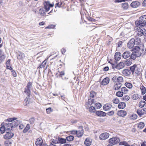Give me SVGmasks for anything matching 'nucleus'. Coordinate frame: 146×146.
<instances>
[{
  "instance_id": "f257e3e1",
  "label": "nucleus",
  "mask_w": 146,
  "mask_h": 146,
  "mask_svg": "<svg viewBox=\"0 0 146 146\" xmlns=\"http://www.w3.org/2000/svg\"><path fill=\"white\" fill-rule=\"evenodd\" d=\"M139 21H135V24L137 27H143L146 23V15H143L139 18Z\"/></svg>"
},
{
  "instance_id": "f03ea898",
  "label": "nucleus",
  "mask_w": 146,
  "mask_h": 146,
  "mask_svg": "<svg viewBox=\"0 0 146 146\" xmlns=\"http://www.w3.org/2000/svg\"><path fill=\"white\" fill-rule=\"evenodd\" d=\"M130 69L133 73H134L138 75L140 73L141 69L139 65H134L130 67Z\"/></svg>"
},
{
  "instance_id": "7ed1b4c3",
  "label": "nucleus",
  "mask_w": 146,
  "mask_h": 146,
  "mask_svg": "<svg viewBox=\"0 0 146 146\" xmlns=\"http://www.w3.org/2000/svg\"><path fill=\"white\" fill-rule=\"evenodd\" d=\"M32 82H29L25 89L24 92L26 93L28 96L31 94V90L32 87Z\"/></svg>"
},
{
  "instance_id": "20e7f679",
  "label": "nucleus",
  "mask_w": 146,
  "mask_h": 146,
  "mask_svg": "<svg viewBox=\"0 0 146 146\" xmlns=\"http://www.w3.org/2000/svg\"><path fill=\"white\" fill-rule=\"evenodd\" d=\"M137 30L135 33L138 36H141L143 35L146 36V30L144 29H141V27H138Z\"/></svg>"
},
{
  "instance_id": "39448f33",
  "label": "nucleus",
  "mask_w": 146,
  "mask_h": 146,
  "mask_svg": "<svg viewBox=\"0 0 146 146\" xmlns=\"http://www.w3.org/2000/svg\"><path fill=\"white\" fill-rule=\"evenodd\" d=\"M120 139L117 137H113L109 140V142L112 145L117 144L119 143Z\"/></svg>"
},
{
  "instance_id": "423d86ee",
  "label": "nucleus",
  "mask_w": 146,
  "mask_h": 146,
  "mask_svg": "<svg viewBox=\"0 0 146 146\" xmlns=\"http://www.w3.org/2000/svg\"><path fill=\"white\" fill-rule=\"evenodd\" d=\"M110 134L108 133H103L100 135L99 139L101 140H105L108 138Z\"/></svg>"
},
{
  "instance_id": "0eeeda50",
  "label": "nucleus",
  "mask_w": 146,
  "mask_h": 146,
  "mask_svg": "<svg viewBox=\"0 0 146 146\" xmlns=\"http://www.w3.org/2000/svg\"><path fill=\"white\" fill-rule=\"evenodd\" d=\"M135 42V39L134 38L131 39L127 43V47L129 48H131L133 46Z\"/></svg>"
},
{
  "instance_id": "6e6552de",
  "label": "nucleus",
  "mask_w": 146,
  "mask_h": 146,
  "mask_svg": "<svg viewBox=\"0 0 146 146\" xmlns=\"http://www.w3.org/2000/svg\"><path fill=\"white\" fill-rule=\"evenodd\" d=\"M6 132V134L4 136V138L7 139L11 138L14 135V134L12 133H10L9 131Z\"/></svg>"
},
{
  "instance_id": "1a4fd4ad",
  "label": "nucleus",
  "mask_w": 146,
  "mask_h": 146,
  "mask_svg": "<svg viewBox=\"0 0 146 146\" xmlns=\"http://www.w3.org/2000/svg\"><path fill=\"white\" fill-rule=\"evenodd\" d=\"M79 128L81 130L77 131L76 135L78 137H81L83 134L84 131L82 126H79Z\"/></svg>"
},
{
  "instance_id": "9d476101",
  "label": "nucleus",
  "mask_w": 146,
  "mask_h": 146,
  "mask_svg": "<svg viewBox=\"0 0 146 146\" xmlns=\"http://www.w3.org/2000/svg\"><path fill=\"white\" fill-rule=\"evenodd\" d=\"M95 107L93 106H90L89 108V110H95V109H99L102 107V105L100 103H97L95 104Z\"/></svg>"
},
{
  "instance_id": "9b49d317",
  "label": "nucleus",
  "mask_w": 146,
  "mask_h": 146,
  "mask_svg": "<svg viewBox=\"0 0 146 146\" xmlns=\"http://www.w3.org/2000/svg\"><path fill=\"white\" fill-rule=\"evenodd\" d=\"M131 72V71L130 69H125L123 70L122 73L124 76H128L130 75Z\"/></svg>"
},
{
  "instance_id": "f8f14e48",
  "label": "nucleus",
  "mask_w": 146,
  "mask_h": 146,
  "mask_svg": "<svg viewBox=\"0 0 146 146\" xmlns=\"http://www.w3.org/2000/svg\"><path fill=\"white\" fill-rule=\"evenodd\" d=\"M121 83L120 82H117L114 84L113 88L114 90H117L121 88Z\"/></svg>"
},
{
  "instance_id": "ddd939ff",
  "label": "nucleus",
  "mask_w": 146,
  "mask_h": 146,
  "mask_svg": "<svg viewBox=\"0 0 146 146\" xmlns=\"http://www.w3.org/2000/svg\"><path fill=\"white\" fill-rule=\"evenodd\" d=\"M131 52L129 51H126L123 52L122 54V57L124 59L129 57L131 55Z\"/></svg>"
},
{
  "instance_id": "4468645a",
  "label": "nucleus",
  "mask_w": 146,
  "mask_h": 146,
  "mask_svg": "<svg viewBox=\"0 0 146 146\" xmlns=\"http://www.w3.org/2000/svg\"><path fill=\"white\" fill-rule=\"evenodd\" d=\"M4 126L6 128L7 131H9L11 127V129L12 130L13 127L12 123H7Z\"/></svg>"
},
{
  "instance_id": "2eb2a0df",
  "label": "nucleus",
  "mask_w": 146,
  "mask_h": 146,
  "mask_svg": "<svg viewBox=\"0 0 146 146\" xmlns=\"http://www.w3.org/2000/svg\"><path fill=\"white\" fill-rule=\"evenodd\" d=\"M121 56V54L119 52H117L115 53L114 56V59L117 60H120Z\"/></svg>"
},
{
  "instance_id": "dca6fc26",
  "label": "nucleus",
  "mask_w": 146,
  "mask_h": 146,
  "mask_svg": "<svg viewBox=\"0 0 146 146\" xmlns=\"http://www.w3.org/2000/svg\"><path fill=\"white\" fill-rule=\"evenodd\" d=\"M140 5V3L139 2L135 1L133 2L131 4V6L133 8H136L139 7Z\"/></svg>"
},
{
  "instance_id": "f3484780",
  "label": "nucleus",
  "mask_w": 146,
  "mask_h": 146,
  "mask_svg": "<svg viewBox=\"0 0 146 146\" xmlns=\"http://www.w3.org/2000/svg\"><path fill=\"white\" fill-rule=\"evenodd\" d=\"M125 67L124 64L123 62H120L117 64L116 69L119 70Z\"/></svg>"
},
{
  "instance_id": "a211bd4d",
  "label": "nucleus",
  "mask_w": 146,
  "mask_h": 146,
  "mask_svg": "<svg viewBox=\"0 0 146 146\" xmlns=\"http://www.w3.org/2000/svg\"><path fill=\"white\" fill-rule=\"evenodd\" d=\"M126 112L123 110H120L118 111L117 112L118 115L122 117L125 116L126 115Z\"/></svg>"
},
{
  "instance_id": "6ab92c4d",
  "label": "nucleus",
  "mask_w": 146,
  "mask_h": 146,
  "mask_svg": "<svg viewBox=\"0 0 146 146\" xmlns=\"http://www.w3.org/2000/svg\"><path fill=\"white\" fill-rule=\"evenodd\" d=\"M110 79L109 78L106 77L103 79L101 84L102 85H105L108 84L109 82Z\"/></svg>"
},
{
  "instance_id": "aec40b11",
  "label": "nucleus",
  "mask_w": 146,
  "mask_h": 146,
  "mask_svg": "<svg viewBox=\"0 0 146 146\" xmlns=\"http://www.w3.org/2000/svg\"><path fill=\"white\" fill-rule=\"evenodd\" d=\"M43 141L41 138H38L36 141L35 144L36 146H41L43 143Z\"/></svg>"
},
{
  "instance_id": "412c9836",
  "label": "nucleus",
  "mask_w": 146,
  "mask_h": 146,
  "mask_svg": "<svg viewBox=\"0 0 146 146\" xmlns=\"http://www.w3.org/2000/svg\"><path fill=\"white\" fill-rule=\"evenodd\" d=\"M130 56V58L132 59L135 60V59L136 57L140 56V55H139V54L138 55L137 54V52H132Z\"/></svg>"
},
{
  "instance_id": "4be33fe9",
  "label": "nucleus",
  "mask_w": 146,
  "mask_h": 146,
  "mask_svg": "<svg viewBox=\"0 0 146 146\" xmlns=\"http://www.w3.org/2000/svg\"><path fill=\"white\" fill-rule=\"evenodd\" d=\"M46 12L45 10V9L43 7L40 8L39 10V13L41 16H44Z\"/></svg>"
},
{
  "instance_id": "5701e85b",
  "label": "nucleus",
  "mask_w": 146,
  "mask_h": 146,
  "mask_svg": "<svg viewBox=\"0 0 146 146\" xmlns=\"http://www.w3.org/2000/svg\"><path fill=\"white\" fill-rule=\"evenodd\" d=\"M91 143L92 140L88 138H86L84 141V144L86 146H89L90 145Z\"/></svg>"
},
{
  "instance_id": "b1692460",
  "label": "nucleus",
  "mask_w": 146,
  "mask_h": 146,
  "mask_svg": "<svg viewBox=\"0 0 146 146\" xmlns=\"http://www.w3.org/2000/svg\"><path fill=\"white\" fill-rule=\"evenodd\" d=\"M25 54L21 52H19V53L17 58L19 60H22L25 58Z\"/></svg>"
},
{
  "instance_id": "393cba45",
  "label": "nucleus",
  "mask_w": 146,
  "mask_h": 146,
  "mask_svg": "<svg viewBox=\"0 0 146 146\" xmlns=\"http://www.w3.org/2000/svg\"><path fill=\"white\" fill-rule=\"evenodd\" d=\"M113 108L112 106L109 104H105L103 106L104 110H109L110 109Z\"/></svg>"
},
{
  "instance_id": "a878e982",
  "label": "nucleus",
  "mask_w": 146,
  "mask_h": 146,
  "mask_svg": "<svg viewBox=\"0 0 146 146\" xmlns=\"http://www.w3.org/2000/svg\"><path fill=\"white\" fill-rule=\"evenodd\" d=\"M49 5V2H47L44 4V7L43 8L45 9V10L46 12L48 11L50 9V7Z\"/></svg>"
},
{
  "instance_id": "bb28decb",
  "label": "nucleus",
  "mask_w": 146,
  "mask_h": 146,
  "mask_svg": "<svg viewBox=\"0 0 146 146\" xmlns=\"http://www.w3.org/2000/svg\"><path fill=\"white\" fill-rule=\"evenodd\" d=\"M58 143L61 144L65 143L66 142V139L63 138L58 137Z\"/></svg>"
},
{
  "instance_id": "cd10ccee",
  "label": "nucleus",
  "mask_w": 146,
  "mask_h": 146,
  "mask_svg": "<svg viewBox=\"0 0 146 146\" xmlns=\"http://www.w3.org/2000/svg\"><path fill=\"white\" fill-rule=\"evenodd\" d=\"M96 114L98 116H105L106 115V113L102 111H97L96 112Z\"/></svg>"
},
{
  "instance_id": "c85d7f7f",
  "label": "nucleus",
  "mask_w": 146,
  "mask_h": 146,
  "mask_svg": "<svg viewBox=\"0 0 146 146\" xmlns=\"http://www.w3.org/2000/svg\"><path fill=\"white\" fill-rule=\"evenodd\" d=\"M123 63L124 64V65H125L127 66H129L131 64L132 62L131 60L128 59L124 61Z\"/></svg>"
},
{
  "instance_id": "c756f323",
  "label": "nucleus",
  "mask_w": 146,
  "mask_h": 146,
  "mask_svg": "<svg viewBox=\"0 0 146 146\" xmlns=\"http://www.w3.org/2000/svg\"><path fill=\"white\" fill-rule=\"evenodd\" d=\"M47 60L48 58H47L44 60L42 63L40 65L39 67L38 68H42L44 67L46 64V62L47 61Z\"/></svg>"
},
{
  "instance_id": "7c9ffc66",
  "label": "nucleus",
  "mask_w": 146,
  "mask_h": 146,
  "mask_svg": "<svg viewBox=\"0 0 146 146\" xmlns=\"http://www.w3.org/2000/svg\"><path fill=\"white\" fill-rule=\"evenodd\" d=\"M125 104L124 102H121L118 105V107L119 109H123L125 107Z\"/></svg>"
},
{
  "instance_id": "2f4dec72",
  "label": "nucleus",
  "mask_w": 146,
  "mask_h": 146,
  "mask_svg": "<svg viewBox=\"0 0 146 146\" xmlns=\"http://www.w3.org/2000/svg\"><path fill=\"white\" fill-rule=\"evenodd\" d=\"M137 117V115L135 114H133L129 116L130 119L132 120H135L136 119Z\"/></svg>"
},
{
  "instance_id": "473e14b6",
  "label": "nucleus",
  "mask_w": 146,
  "mask_h": 146,
  "mask_svg": "<svg viewBox=\"0 0 146 146\" xmlns=\"http://www.w3.org/2000/svg\"><path fill=\"white\" fill-rule=\"evenodd\" d=\"M137 125L138 127L140 129L143 128L145 125L144 123L142 122H140L137 123Z\"/></svg>"
},
{
  "instance_id": "72a5a7b5",
  "label": "nucleus",
  "mask_w": 146,
  "mask_h": 146,
  "mask_svg": "<svg viewBox=\"0 0 146 146\" xmlns=\"http://www.w3.org/2000/svg\"><path fill=\"white\" fill-rule=\"evenodd\" d=\"M121 6L123 9L126 10L128 8V5L127 3H124L121 4Z\"/></svg>"
},
{
  "instance_id": "f704fd0d",
  "label": "nucleus",
  "mask_w": 146,
  "mask_h": 146,
  "mask_svg": "<svg viewBox=\"0 0 146 146\" xmlns=\"http://www.w3.org/2000/svg\"><path fill=\"white\" fill-rule=\"evenodd\" d=\"M140 89L142 94H144L146 92V89L145 87L143 85L141 86L140 87Z\"/></svg>"
},
{
  "instance_id": "c9c22d12",
  "label": "nucleus",
  "mask_w": 146,
  "mask_h": 146,
  "mask_svg": "<svg viewBox=\"0 0 146 146\" xmlns=\"http://www.w3.org/2000/svg\"><path fill=\"white\" fill-rule=\"evenodd\" d=\"M125 86L129 89H131L133 87V85L131 84L129 82H126L125 84Z\"/></svg>"
},
{
  "instance_id": "e433bc0d",
  "label": "nucleus",
  "mask_w": 146,
  "mask_h": 146,
  "mask_svg": "<svg viewBox=\"0 0 146 146\" xmlns=\"http://www.w3.org/2000/svg\"><path fill=\"white\" fill-rule=\"evenodd\" d=\"M139 97V95L136 94H134L132 95V98L133 100L138 99Z\"/></svg>"
},
{
  "instance_id": "4c0bfd02",
  "label": "nucleus",
  "mask_w": 146,
  "mask_h": 146,
  "mask_svg": "<svg viewBox=\"0 0 146 146\" xmlns=\"http://www.w3.org/2000/svg\"><path fill=\"white\" fill-rule=\"evenodd\" d=\"M121 91L124 94H127L128 91V90L125 87H122L121 89Z\"/></svg>"
},
{
  "instance_id": "58836bf2",
  "label": "nucleus",
  "mask_w": 146,
  "mask_h": 146,
  "mask_svg": "<svg viewBox=\"0 0 146 146\" xmlns=\"http://www.w3.org/2000/svg\"><path fill=\"white\" fill-rule=\"evenodd\" d=\"M30 126L29 124H27L26 126V127L23 131V132L24 133H26L27 131L30 129Z\"/></svg>"
},
{
  "instance_id": "ea45409f",
  "label": "nucleus",
  "mask_w": 146,
  "mask_h": 146,
  "mask_svg": "<svg viewBox=\"0 0 146 146\" xmlns=\"http://www.w3.org/2000/svg\"><path fill=\"white\" fill-rule=\"evenodd\" d=\"M74 139V137L72 135H70L66 137V139L69 141H72Z\"/></svg>"
},
{
  "instance_id": "a19ab883",
  "label": "nucleus",
  "mask_w": 146,
  "mask_h": 146,
  "mask_svg": "<svg viewBox=\"0 0 146 146\" xmlns=\"http://www.w3.org/2000/svg\"><path fill=\"white\" fill-rule=\"evenodd\" d=\"M6 130V128L4 126H2V127L0 128V133H4Z\"/></svg>"
},
{
  "instance_id": "79ce46f5",
  "label": "nucleus",
  "mask_w": 146,
  "mask_h": 146,
  "mask_svg": "<svg viewBox=\"0 0 146 146\" xmlns=\"http://www.w3.org/2000/svg\"><path fill=\"white\" fill-rule=\"evenodd\" d=\"M19 122H18L17 120L16 121H14L12 122V125H13V128L15 127L16 126H17L19 123Z\"/></svg>"
},
{
  "instance_id": "37998d69",
  "label": "nucleus",
  "mask_w": 146,
  "mask_h": 146,
  "mask_svg": "<svg viewBox=\"0 0 146 146\" xmlns=\"http://www.w3.org/2000/svg\"><path fill=\"white\" fill-rule=\"evenodd\" d=\"M123 92L121 91H119L117 92L116 94V95L119 97H121L123 96Z\"/></svg>"
},
{
  "instance_id": "c03bdc74",
  "label": "nucleus",
  "mask_w": 146,
  "mask_h": 146,
  "mask_svg": "<svg viewBox=\"0 0 146 146\" xmlns=\"http://www.w3.org/2000/svg\"><path fill=\"white\" fill-rule=\"evenodd\" d=\"M145 104L144 101H141L139 103V106L141 108H143Z\"/></svg>"
},
{
  "instance_id": "a18cd8bd",
  "label": "nucleus",
  "mask_w": 146,
  "mask_h": 146,
  "mask_svg": "<svg viewBox=\"0 0 146 146\" xmlns=\"http://www.w3.org/2000/svg\"><path fill=\"white\" fill-rule=\"evenodd\" d=\"M96 96V94L95 92L94 91H92L90 92V97L94 98Z\"/></svg>"
},
{
  "instance_id": "49530a36",
  "label": "nucleus",
  "mask_w": 146,
  "mask_h": 146,
  "mask_svg": "<svg viewBox=\"0 0 146 146\" xmlns=\"http://www.w3.org/2000/svg\"><path fill=\"white\" fill-rule=\"evenodd\" d=\"M130 99L129 96L126 95L123 97V100L125 101H127Z\"/></svg>"
},
{
  "instance_id": "de8ad7c7",
  "label": "nucleus",
  "mask_w": 146,
  "mask_h": 146,
  "mask_svg": "<svg viewBox=\"0 0 146 146\" xmlns=\"http://www.w3.org/2000/svg\"><path fill=\"white\" fill-rule=\"evenodd\" d=\"M5 56L4 55L2 54L0 56V63L2 62L5 58Z\"/></svg>"
},
{
  "instance_id": "09e8293b",
  "label": "nucleus",
  "mask_w": 146,
  "mask_h": 146,
  "mask_svg": "<svg viewBox=\"0 0 146 146\" xmlns=\"http://www.w3.org/2000/svg\"><path fill=\"white\" fill-rule=\"evenodd\" d=\"M17 118L15 117H13L12 118H9L6 120V121H9L10 122H13V121L16 120Z\"/></svg>"
},
{
  "instance_id": "8fccbe9b",
  "label": "nucleus",
  "mask_w": 146,
  "mask_h": 146,
  "mask_svg": "<svg viewBox=\"0 0 146 146\" xmlns=\"http://www.w3.org/2000/svg\"><path fill=\"white\" fill-rule=\"evenodd\" d=\"M137 113L140 116H141L144 114V112L142 111V110H137Z\"/></svg>"
},
{
  "instance_id": "3c124183",
  "label": "nucleus",
  "mask_w": 146,
  "mask_h": 146,
  "mask_svg": "<svg viewBox=\"0 0 146 146\" xmlns=\"http://www.w3.org/2000/svg\"><path fill=\"white\" fill-rule=\"evenodd\" d=\"M94 100L92 99L91 98H89L88 99V103L89 104L91 105L94 103Z\"/></svg>"
},
{
  "instance_id": "603ef678",
  "label": "nucleus",
  "mask_w": 146,
  "mask_h": 146,
  "mask_svg": "<svg viewBox=\"0 0 146 146\" xmlns=\"http://www.w3.org/2000/svg\"><path fill=\"white\" fill-rule=\"evenodd\" d=\"M117 79V82H123V78L121 76H119L118 77Z\"/></svg>"
},
{
  "instance_id": "864d4df0",
  "label": "nucleus",
  "mask_w": 146,
  "mask_h": 146,
  "mask_svg": "<svg viewBox=\"0 0 146 146\" xmlns=\"http://www.w3.org/2000/svg\"><path fill=\"white\" fill-rule=\"evenodd\" d=\"M11 72L13 76L14 77H16L17 76V73L15 70L13 69L11 70Z\"/></svg>"
},
{
  "instance_id": "5fc2aeb1",
  "label": "nucleus",
  "mask_w": 146,
  "mask_h": 146,
  "mask_svg": "<svg viewBox=\"0 0 146 146\" xmlns=\"http://www.w3.org/2000/svg\"><path fill=\"white\" fill-rule=\"evenodd\" d=\"M120 143L121 145H123L126 146H129L130 145L126 142L125 141L121 142Z\"/></svg>"
},
{
  "instance_id": "6e6d98bb",
  "label": "nucleus",
  "mask_w": 146,
  "mask_h": 146,
  "mask_svg": "<svg viewBox=\"0 0 146 146\" xmlns=\"http://www.w3.org/2000/svg\"><path fill=\"white\" fill-rule=\"evenodd\" d=\"M135 42H137V44H139L141 42V39L140 38H137L135 39Z\"/></svg>"
},
{
  "instance_id": "4d7b16f0",
  "label": "nucleus",
  "mask_w": 146,
  "mask_h": 146,
  "mask_svg": "<svg viewBox=\"0 0 146 146\" xmlns=\"http://www.w3.org/2000/svg\"><path fill=\"white\" fill-rule=\"evenodd\" d=\"M113 102L115 104H117L119 103V100L117 99H115L113 100Z\"/></svg>"
},
{
  "instance_id": "13d9d810",
  "label": "nucleus",
  "mask_w": 146,
  "mask_h": 146,
  "mask_svg": "<svg viewBox=\"0 0 146 146\" xmlns=\"http://www.w3.org/2000/svg\"><path fill=\"white\" fill-rule=\"evenodd\" d=\"M29 121L31 123L33 124L34 123L35 119L34 118H32L30 119Z\"/></svg>"
},
{
  "instance_id": "bf43d9fd",
  "label": "nucleus",
  "mask_w": 146,
  "mask_h": 146,
  "mask_svg": "<svg viewBox=\"0 0 146 146\" xmlns=\"http://www.w3.org/2000/svg\"><path fill=\"white\" fill-rule=\"evenodd\" d=\"M55 26L52 25H51L48 26L46 28V29H53L54 28Z\"/></svg>"
},
{
  "instance_id": "052dcab7",
  "label": "nucleus",
  "mask_w": 146,
  "mask_h": 146,
  "mask_svg": "<svg viewBox=\"0 0 146 146\" xmlns=\"http://www.w3.org/2000/svg\"><path fill=\"white\" fill-rule=\"evenodd\" d=\"M117 64H111L112 68L115 70L116 69Z\"/></svg>"
},
{
  "instance_id": "680f3d73",
  "label": "nucleus",
  "mask_w": 146,
  "mask_h": 146,
  "mask_svg": "<svg viewBox=\"0 0 146 146\" xmlns=\"http://www.w3.org/2000/svg\"><path fill=\"white\" fill-rule=\"evenodd\" d=\"M62 3L61 2H59L56 4V7L57 6L58 7H60L61 6Z\"/></svg>"
},
{
  "instance_id": "e2e57ef3",
  "label": "nucleus",
  "mask_w": 146,
  "mask_h": 146,
  "mask_svg": "<svg viewBox=\"0 0 146 146\" xmlns=\"http://www.w3.org/2000/svg\"><path fill=\"white\" fill-rule=\"evenodd\" d=\"M70 133L71 134L73 135H76L77 131L73 130L71 131Z\"/></svg>"
},
{
  "instance_id": "0e129e2a",
  "label": "nucleus",
  "mask_w": 146,
  "mask_h": 146,
  "mask_svg": "<svg viewBox=\"0 0 146 146\" xmlns=\"http://www.w3.org/2000/svg\"><path fill=\"white\" fill-rule=\"evenodd\" d=\"M117 78L116 77V76H114L112 78V80L114 82H117Z\"/></svg>"
},
{
  "instance_id": "69168bd1",
  "label": "nucleus",
  "mask_w": 146,
  "mask_h": 146,
  "mask_svg": "<svg viewBox=\"0 0 146 146\" xmlns=\"http://www.w3.org/2000/svg\"><path fill=\"white\" fill-rule=\"evenodd\" d=\"M11 61V60L10 59H9L7 61L6 63V66L10 65V61Z\"/></svg>"
},
{
  "instance_id": "338daca9",
  "label": "nucleus",
  "mask_w": 146,
  "mask_h": 146,
  "mask_svg": "<svg viewBox=\"0 0 146 146\" xmlns=\"http://www.w3.org/2000/svg\"><path fill=\"white\" fill-rule=\"evenodd\" d=\"M114 113V112L113 111H111L108 113V114L109 115H112Z\"/></svg>"
},
{
  "instance_id": "774afa93",
  "label": "nucleus",
  "mask_w": 146,
  "mask_h": 146,
  "mask_svg": "<svg viewBox=\"0 0 146 146\" xmlns=\"http://www.w3.org/2000/svg\"><path fill=\"white\" fill-rule=\"evenodd\" d=\"M25 126L23 124H20L19 126V128L20 129H22L24 128Z\"/></svg>"
}]
</instances>
